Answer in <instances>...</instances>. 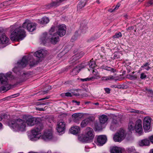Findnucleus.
<instances>
[{
	"label": "nucleus",
	"mask_w": 153,
	"mask_h": 153,
	"mask_svg": "<svg viewBox=\"0 0 153 153\" xmlns=\"http://www.w3.org/2000/svg\"><path fill=\"white\" fill-rule=\"evenodd\" d=\"M36 24L31 22L27 20L24 22L22 26H19L15 28L13 31L11 30L10 39L12 41L16 40L18 41L22 40L25 36V32L23 28L27 29L30 32H32L35 30Z\"/></svg>",
	"instance_id": "f257e3e1"
},
{
	"label": "nucleus",
	"mask_w": 153,
	"mask_h": 153,
	"mask_svg": "<svg viewBox=\"0 0 153 153\" xmlns=\"http://www.w3.org/2000/svg\"><path fill=\"white\" fill-rule=\"evenodd\" d=\"M24 118L25 119L26 123L28 126H31L36 124V128L32 130L31 131V139L33 141L38 140L40 136L38 133L43 128L42 123L39 121L38 119L33 117L31 116H25Z\"/></svg>",
	"instance_id": "f03ea898"
},
{
	"label": "nucleus",
	"mask_w": 153,
	"mask_h": 153,
	"mask_svg": "<svg viewBox=\"0 0 153 153\" xmlns=\"http://www.w3.org/2000/svg\"><path fill=\"white\" fill-rule=\"evenodd\" d=\"M11 79L14 78V77L12 75L11 73H8L5 74L1 73L0 74V82L3 85L0 88L1 90L7 91L11 88V86L8 83V78Z\"/></svg>",
	"instance_id": "7ed1b4c3"
},
{
	"label": "nucleus",
	"mask_w": 153,
	"mask_h": 153,
	"mask_svg": "<svg viewBox=\"0 0 153 153\" xmlns=\"http://www.w3.org/2000/svg\"><path fill=\"white\" fill-rule=\"evenodd\" d=\"M26 122L23 120L18 119L10 121L9 122V126L13 128H16L18 130L23 131L26 127Z\"/></svg>",
	"instance_id": "20e7f679"
},
{
	"label": "nucleus",
	"mask_w": 153,
	"mask_h": 153,
	"mask_svg": "<svg viewBox=\"0 0 153 153\" xmlns=\"http://www.w3.org/2000/svg\"><path fill=\"white\" fill-rule=\"evenodd\" d=\"M57 35L56 33H54L53 36H50L49 37L47 36V34L45 32L43 33L41 36V39L43 44H45L48 39H51V42L53 44H56L58 41L59 37L58 36H56V35Z\"/></svg>",
	"instance_id": "39448f33"
},
{
	"label": "nucleus",
	"mask_w": 153,
	"mask_h": 153,
	"mask_svg": "<svg viewBox=\"0 0 153 153\" xmlns=\"http://www.w3.org/2000/svg\"><path fill=\"white\" fill-rule=\"evenodd\" d=\"M126 136L125 131L123 129H120L119 132L114 135V140L115 142H120L124 139Z\"/></svg>",
	"instance_id": "423d86ee"
},
{
	"label": "nucleus",
	"mask_w": 153,
	"mask_h": 153,
	"mask_svg": "<svg viewBox=\"0 0 153 153\" xmlns=\"http://www.w3.org/2000/svg\"><path fill=\"white\" fill-rule=\"evenodd\" d=\"M38 134L40 135V136L38 140L40 137L41 139L47 141L53 138V132L51 129H48L45 131L42 136L39 133Z\"/></svg>",
	"instance_id": "0eeeda50"
},
{
	"label": "nucleus",
	"mask_w": 153,
	"mask_h": 153,
	"mask_svg": "<svg viewBox=\"0 0 153 153\" xmlns=\"http://www.w3.org/2000/svg\"><path fill=\"white\" fill-rule=\"evenodd\" d=\"M120 122V118L117 116H113L112 118V120L110 127V129L114 130L119 126Z\"/></svg>",
	"instance_id": "6e6552de"
},
{
	"label": "nucleus",
	"mask_w": 153,
	"mask_h": 153,
	"mask_svg": "<svg viewBox=\"0 0 153 153\" xmlns=\"http://www.w3.org/2000/svg\"><path fill=\"white\" fill-rule=\"evenodd\" d=\"M65 123L62 120L59 121L57 123V130L59 133L62 134L64 133L65 129Z\"/></svg>",
	"instance_id": "1a4fd4ad"
},
{
	"label": "nucleus",
	"mask_w": 153,
	"mask_h": 153,
	"mask_svg": "<svg viewBox=\"0 0 153 153\" xmlns=\"http://www.w3.org/2000/svg\"><path fill=\"white\" fill-rule=\"evenodd\" d=\"M66 27L65 25H59L58 27V30L56 34L59 36L62 37L66 33Z\"/></svg>",
	"instance_id": "9d476101"
},
{
	"label": "nucleus",
	"mask_w": 153,
	"mask_h": 153,
	"mask_svg": "<svg viewBox=\"0 0 153 153\" xmlns=\"http://www.w3.org/2000/svg\"><path fill=\"white\" fill-rule=\"evenodd\" d=\"M141 123V120L139 119L136 121L134 129L136 132L140 135H141L143 132V129Z\"/></svg>",
	"instance_id": "9b49d317"
},
{
	"label": "nucleus",
	"mask_w": 153,
	"mask_h": 153,
	"mask_svg": "<svg viewBox=\"0 0 153 153\" xmlns=\"http://www.w3.org/2000/svg\"><path fill=\"white\" fill-rule=\"evenodd\" d=\"M28 58L26 56H24L20 62L17 63L18 67L20 68H23L25 67L28 62Z\"/></svg>",
	"instance_id": "f8f14e48"
},
{
	"label": "nucleus",
	"mask_w": 153,
	"mask_h": 153,
	"mask_svg": "<svg viewBox=\"0 0 153 153\" xmlns=\"http://www.w3.org/2000/svg\"><path fill=\"white\" fill-rule=\"evenodd\" d=\"M107 140L106 137L105 135H101L98 136L97 138V144L102 146L104 144Z\"/></svg>",
	"instance_id": "ddd939ff"
},
{
	"label": "nucleus",
	"mask_w": 153,
	"mask_h": 153,
	"mask_svg": "<svg viewBox=\"0 0 153 153\" xmlns=\"http://www.w3.org/2000/svg\"><path fill=\"white\" fill-rule=\"evenodd\" d=\"M94 131L93 129L90 127H87L85 129V135L92 140L94 137Z\"/></svg>",
	"instance_id": "4468645a"
},
{
	"label": "nucleus",
	"mask_w": 153,
	"mask_h": 153,
	"mask_svg": "<svg viewBox=\"0 0 153 153\" xmlns=\"http://www.w3.org/2000/svg\"><path fill=\"white\" fill-rule=\"evenodd\" d=\"M82 117V114L80 113H74L72 116L73 121L76 123H79V120Z\"/></svg>",
	"instance_id": "2eb2a0df"
},
{
	"label": "nucleus",
	"mask_w": 153,
	"mask_h": 153,
	"mask_svg": "<svg viewBox=\"0 0 153 153\" xmlns=\"http://www.w3.org/2000/svg\"><path fill=\"white\" fill-rule=\"evenodd\" d=\"M93 121V119L91 117L87 118L83 120L81 123L80 126L82 128H84Z\"/></svg>",
	"instance_id": "dca6fc26"
},
{
	"label": "nucleus",
	"mask_w": 153,
	"mask_h": 153,
	"mask_svg": "<svg viewBox=\"0 0 153 153\" xmlns=\"http://www.w3.org/2000/svg\"><path fill=\"white\" fill-rule=\"evenodd\" d=\"M85 66H82V65L77 66L73 68L71 72V74L72 76H74L77 74L81 69L84 68Z\"/></svg>",
	"instance_id": "f3484780"
},
{
	"label": "nucleus",
	"mask_w": 153,
	"mask_h": 153,
	"mask_svg": "<svg viewBox=\"0 0 153 153\" xmlns=\"http://www.w3.org/2000/svg\"><path fill=\"white\" fill-rule=\"evenodd\" d=\"M46 54L45 53V50H41L37 51L34 54V56L38 58L39 59L40 58L43 57Z\"/></svg>",
	"instance_id": "a211bd4d"
},
{
	"label": "nucleus",
	"mask_w": 153,
	"mask_h": 153,
	"mask_svg": "<svg viewBox=\"0 0 153 153\" xmlns=\"http://www.w3.org/2000/svg\"><path fill=\"white\" fill-rule=\"evenodd\" d=\"M84 53L83 52H81L79 53H78L76 54H75L74 56H73L72 57V63L74 64H75L76 63V62H75V61H77V60H78L79 59L81 58L84 55Z\"/></svg>",
	"instance_id": "6ab92c4d"
},
{
	"label": "nucleus",
	"mask_w": 153,
	"mask_h": 153,
	"mask_svg": "<svg viewBox=\"0 0 153 153\" xmlns=\"http://www.w3.org/2000/svg\"><path fill=\"white\" fill-rule=\"evenodd\" d=\"M69 131L70 133L71 134H76L79 133L80 131V128L78 126H75L71 127Z\"/></svg>",
	"instance_id": "aec40b11"
},
{
	"label": "nucleus",
	"mask_w": 153,
	"mask_h": 153,
	"mask_svg": "<svg viewBox=\"0 0 153 153\" xmlns=\"http://www.w3.org/2000/svg\"><path fill=\"white\" fill-rule=\"evenodd\" d=\"M9 40V39L6 36L5 34H2V35L0 36V42L2 44L7 43Z\"/></svg>",
	"instance_id": "412c9836"
},
{
	"label": "nucleus",
	"mask_w": 153,
	"mask_h": 153,
	"mask_svg": "<svg viewBox=\"0 0 153 153\" xmlns=\"http://www.w3.org/2000/svg\"><path fill=\"white\" fill-rule=\"evenodd\" d=\"M110 152L111 153H122L121 149L117 146L111 147Z\"/></svg>",
	"instance_id": "4be33fe9"
},
{
	"label": "nucleus",
	"mask_w": 153,
	"mask_h": 153,
	"mask_svg": "<svg viewBox=\"0 0 153 153\" xmlns=\"http://www.w3.org/2000/svg\"><path fill=\"white\" fill-rule=\"evenodd\" d=\"M86 2V0H80L77 6L78 10L80 11L85 5Z\"/></svg>",
	"instance_id": "5701e85b"
},
{
	"label": "nucleus",
	"mask_w": 153,
	"mask_h": 153,
	"mask_svg": "<svg viewBox=\"0 0 153 153\" xmlns=\"http://www.w3.org/2000/svg\"><path fill=\"white\" fill-rule=\"evenodd\" d=\"M79 140L82 142L87 143L88 142L91 140L86 135L84 136H80L79 137Z\"/></svg>",
	"instance_id": "b1692460"
},
{
	"label": "nucleus",
	"mask_w": 153,
	"mask_h": 153,
	"mask_svg": "<svg viewBox=\"0 0 153 153\" xmlns=\"http://www.w3.org/2000/svg\"><path fill=\"white\" fill-rule=\"evenodd\" d=\"M149 141L147 139L143 140L139 142V145L140 146H147L149 145Z\"/></svg>",
	"instance_id": "393cba45"
},
{
	"label": "nucleus",
	"mask_w": 153,
	"mask_h": 153,
	"mask_svg": "<svg viewBox=\"0 0 153 153\" xmlns=\"http://www.w3.org/2000/svg\"><path fill=\"white\" fill-rule=\"evenodd\" d=\"M49 21L48 18L45 17H43L41 20H39L38 22L40 24L43 25L48 23Z\"/></svg>",
	"instance_id": "a878e982"
},
{
	"label": "nucleus",
	"mask_w": 153,
	"mask_h": 153,
	"mask_svg": "<svg viewBox=\"0 0 153 153\" xmlns=\"http://www.w3.org/2000/svg\"><path fill=\"white\" fill-rule=\"evenodd\" d=\"M99 119L100 123L103 124L107 121L108 117L106 115H103L100 117Z\"/></svg>",
	"instance_id": "bb28decb"
},
{
	"label": "nucleus",
	"mask_w": 153,
	"mask_h": 153,
	"mask_svg": "<svg viewBox=\"0 0 153 153\" xmlns=\"http://www.w3.org/2000/svg\"><path fill=\"white\" fill-rule=\"evenodd\" d=\"M80 29L81 30V31L82 33H85L86 31H87L88 30V27H87L86 24H84L83 23H82L81 24Z\"/></svg>",
	"instance_id": "cd10ccee"
},
{
	"label": "nucleus",
	"mask_w": 153,
	"mask_h": 153,
	"mask_svg": "<svg viewBox=\"0 0 153 153\" xmlns=\"http://www.w3.org/2000/svg\"><path fill=\"white\" fill-rule=\"evenodd\" d=\"M102 68L104 69H105V70H107L108 71H110L111 72H113V73H114L116 71V70L115 69H114L113 68H111L110 67H108L106 65L102 66Z\"/></svg>",
	"instance_id": "c85d7f7f"
},
{
	"label": "nucleus",
	"mask_w": 153,
	"mask_h": 153,
	"mask_svg": "<svg viewBox=\"0 0 153 153\" xmlns=\"http://www.w3.org/2000/svg\"><path fill=\"white\" fill-rule=\"evenodd\" d=\"M135 124L132 122H130L128 125V129L130 131H133L134 129Z\"/></svg>",
	"instance_id": "c756f323"
},
{
	"label": "nucleus",
	"mask_w": 153,
	"mask_h": 153,
	"mask_svg": "<svg viewBox=\"0 0 153 153\" xmlns=\"http://www.w3.org/2000/svg\"><path fill=\"white\" fill-rule=\"evenodd\" d=\"M100 36V34L98 33L95 34L94 36L91 37L88 40V42H91L97 39Z\"/></svg>",
	"instance_id": "7c9ffc66"
},
{
	"label": "nucleus",
	"mask_w": 153,
	"mask_h": 153,
	"mask_svg": "<svg viewBox=\"0 0 153 153\" xmlns=\"http://www.w3.org/2000/svg\"><path fill=\"white\" fill-rule=\"evenodd\" d=\"M151 122V118L149 117H147L144 118L143 120V124H150Z\"/></svg>",
	"instance_id": "2f4dec72"
},
{
	"label": "nucleus",
	"mask_w": 153,
	"mask_h": 153,
	"mask_svg": "<svg viewBox=\"0 0 153 153\" xmlns=\"http://www.w3.org/2000/svg\"><path fill=\"white\" fill-rule=\"evenodd\" d=\"M100 122L97 123L95 124V126L97 130H100L102 129V126Z\"/></svg>",
	"instance_id": "473e14b6"
},
{
	"label": "nucleus",
	"mask_w": 153,
	"mask_h": 153,
	"mask_svg": "<svg viewBox=\"0 0 153 153\" xmlns=\"http://www.w3.org/2000/svg\"><path fill=\"white\" fill-rule=\"evenodd\" d=\"M93 59H92L90 61V62L88 64L89 67L92 68H94L96 66L95 62L94 61H92Z\"/></svg>",
	"instance_id": "72a5a7b5"
},
{
	"label": "nucleus",
	"mask_w": 153,
	"mask_h": 153,
	"mask_svg": "<svg viewBox=\"0 0 153 153\" xmlns=\"http://www.w3.org/2000/svg\"><path fill=\"white\" fill-rule=\"evenodd\" d=\"M143 128L145 131H147L150 128V124H143Z\"/></svg>",
	"instance_id": "f704fd0d"
},
{
	"label": "nucleus",
	"mask_w": 153,
	"mask_h": 153,
	"mask_svg": "<svg viewBox=\"0 0 153 153\" xmlns=\"http://www.w3.org/2000/svg\"><path fill=\"white\" fill-rule=\"evenodd\" d=\"M15 1V0H9L4 2V4L6 5H9L13 4Z\"/></svg>",
	"instance_id": "c9c22d12"
},
{
	"label": "nucleus",
	"mask_w": 153,
	"mask_h": 153,
	"mask_svg": "<svg viewBox=\"0 0 153 153\" xmlns=\"http://www.w3.org/2000/svg\"><path fill=\"white\" fill-rule=\"evenodd\" d=\"M39 62V61L38 60H36L34 59L30 62V66H33L37 65Z\"/></svg>",
	"instance_id": "e433bc0d"
},
{
	"label": "nucleus",
	"mask_w": 153,
	"mask_h": 153,
	"mask_svg": "<svg viewBox=\"0 0 153 153\" xmlns=\"http://www.w3.org/2000/svg\"><path fill=\"white\" fill-rule=\"evenodd\" d=\"M122 34L120 32H119L118 33H116L113 36V39L118 38L121 37L122 36Z\"/></svg>",
	"instance_id": "4c0bfd02"
},
{
	"label": "nucleus",
	"mask_w": 153,
	"mask_h": 153,
	"mask_svg": "<svg viewBox=\"0 0 153 153\" xmlns=\"http://www.w3.org/2000/svg\"><path fill=\"white\" fill-rule=\"evenodd\" d=\"M114 78L113 76H109L103 77L102 78V80L103 81H106L108 80H110Z\"/></svg>",
	"instance_id": "58836bf2"
},
{
	"label": "nucleus",
	"mask_w": 153,
	"mask_h": 153,
	"mask_svg": "<svg viewBox=\"0 0 153 153\" xmlns=\"http://www.w3.org/2000/svg\"><path fill=\"white\" fill-rule=\"evenodd\" d=\"M26 75V74L25 73H23L22 75L20 76V78L21 79V82H23L27 79L25 78Z\"/></svg>",
	"instance_id": "ea45409f"
},
{
	"label": "nucleus",
	"mask_w": 153,
	"mask_h": 153,
	"mask_svg": "<svg viewBox=\"0 0 153 153\" xmlns=\"http://www.w3.org/2000/svg\"><path fill=\"white\" fill-rule=\"evenodd\" d=\"M146 90L149 94V96L151 97H152L153 95V91L149 89H146Z\"/></svg>",
	"instance_id": "a19ab883"
},
{
	"label": "nucleus",
	"mask_w": 153,
	"mask_h": 153,
	"mask_svg": "<svg viewBox=\"0 0 153 153\" xmlns=\"http://www.w3.org/2000/svg\"><path fill=\"white\" fill-rule=\"evenodd\" d=\"M94 79V78L93 77H92L90 78H87L85 79H81V80L82 82L92 80L93 79Z\"/></svg>",
	"instance_id": "79ce46f5"
},
{
	"label": "nucleus",
	"mask_w": 153,
	"mask_h": 153,
	"mask_svg": "<svg viewBox=\"0 0 153 153\" xmlns=\"http://www.w3.org/2000/svg\"><path fill=\"white\" fill-rule=\"evenodd\" d=\"M130 111L131 113H134L136 114L141 113L142 112L141 111L133 109H131Z\"/></svg>",
	"instance_id": "37998d69"
},
{
	"label": "nucleus",
	"mask_w": 153,
	"mask_h": 153,
	"mask_svg": "<svg viewBox=\"0 0 153 153\" xmlns=\"http://www.w3.org/2000/svg\"><path fill=\"white\" fill-rule=\"evenodd\" d=\"M120 57L119 53L118 52H116L114 53L113 58L114 59H117Z\"/></svg>",
	"instance_id": "c03bdc74"
},
{
	"label": "nucleus",
	"mask_w": 153,
	"mask_h": 153,
	"mask_svg": "<svg viewBox=\"0 0 153 153\" xmlns=\"http://www.w3.org/2000/svg\"><path fill=\"white\" fill-rule=\"evenodd\" d=\"M55 27L53 26H52L49 31V34L50 36H51L52 35L51 33L53 32L54 31H55Z\"/></svg>",
	"instance_id": "a18cd8bd"
},
{
	"label": "nucleus",
	"mask_w": 153,
	"mask_h": 153,
	"mask_svg": "<svg viewBox=\"0 0 153 153\" xmlns=\"http://www.w3.org/2000/svg\"><path fill=\"white\" fill-rule=\"evenodd\" d=\"M93 74L95 75L96 76L99 77L98 73V71L96 70H93Z\"/></svg>",
	"instance_id": "49530a36"
},
{
	"label": "nucleus",
	"mask_w": 153,
	"mask_h": 153,
	"mask_svg": "<svg viewBox=\"0 0 153 153\" xmlns=\"http://www.w3.org/2000/svg\"><path fill=\"white\" fill-rule=\"evenodd\" d=\"M146 77V75L144 73H142L141 74L140 78L142 79H145Z\"/></svg>",
	"instance_id": "de8ad7c7"
},
{
	"label": "nucleus",
	"mask_w": 153,
	"mask_h": 153,
	"mask_svg": "<svg viewBox=\"0 0 153 153\" xmlns=\"http://www.w3.org/2000/svg\"><path fill=\"white\" fill-rule=\"evenodd\" d=\"M129 78L131 79H135L137 78V76L135 75H129Z\"/></svg>",
	"instance_id": "09e8293b"
},
{
	"label": "nucleus",
	"mask_w": 153,
	"mask_h": 153,
	"mask_svg": "<svg viewBox=\"0 0 153 153\" xmlns=\"http://www.w3.org/2000/svg\"><path fill=\"white\" fill-rule=\"evenodd\" d=\"M47 108V107L45 106L44 107V108H36V109L39 111H44L45 110V109Z\"/></svg>",
	"instance_id": "8fccbe9b"
},
{
	"label": "nucleus",
	"mask_w": 153,
	"mask_h": 153,
	"mask_svg": "<svg viewBox=\"0 0 153 153\" xmlns=\"http://www.w3.org/2000/svg\"><path fill=\"white\" fill-rule=\"evenodd\" d=\"M106 92L107 94H109L110 92V89L109 88H106L105 89Z\"/></svg>",
	"instance_id": "3c124183"
},
{
	"label": "nucleus",
	"mask_w": 153,
	"mask_h": 153,
	"mask_svg": "<svg viewBox=\"0 0 153 153\" xmlns=\"http://www.w3.org/2000/svg\"><path fill=\"white\" fill-rule=\"evenodd\" d=\"M149 65V63L146 62V63L144 64L141 67L142 68H144V67H146Z\"/></svg>",
	"instance_id": "603ef678"
},
{
	"label": "nucleus",
	"mask_w": 153,
	"mask_h": 153,
	"mask_svg": "<svg viewBox=\"0 0 153 153\" xmlns=\"http://www.w3.org/2000/svg\"><path fill=\"white\" fill-rule=\"evenodd\" d=\"M65 95H66V97H72V95L71 94L70 92H67L65 93Z\"/></svg>",
	"instance_id": "864d4df0"
},
{
	"label": "nucleus",
	"mask_w": 153,
	"mask_h": 153,
	"mask_svg": "<svg viewBox=\"0 0 153 153\" xmlns=\"http://www.w3.org/2000/svg\"><path fill=\"white\" fill-rule=\"evenodd\" d=\"M149 138L150 142L153 143V135L149 137Z\"/></svg>",
	"instance_id": "5fc2aeb1"
},
{
	"label": "nucleus",
	"mask_w": 153,
	"mask_h": 153,
	"mask_svg": "<svg viewBox=\"0 0 153 153\" xmlns=\"http://www.w3.org/2000/svg\"><path fill=\"white\" fill-rule=\"evenodd\" d=\"M120 4L118 3L117 5L114 8V10H115L118 9L119 7L120 6Z\"/></svg>",
	"instance_id": "6e6d98bb"
},
{
	"label": "nucleus",
	"mask_w": 153,
	"mask_h": 153,
	"mask_svg": "<svg viewBox=\"0 0 153 153\" xmlns=\"http://www.w3.org/2000/svg\"><path fill=\"white\" fill-rule=\"evenodd\" d=\"M3 29L2 28H0V36H1H1L2 34H3Z\"/></svg>",
	"instance_id": "4d7b16f0"
},
{
	"label": "nucleus",
	"mask_w": 153,
	"mask_h": 153,
	"mask_svg": "<svg viewBox=\"0 0 153 153\" xmlns=\"http://www.w3.org/2000/svg\"><path fill=\"white\" fill-rule=\"evenodd\" d=\"M49 98V96H48V97H45V98L40 99L39 100H45V99H48Z\"/></svg>",
	"instance_id": "13d9d810"
},
{
	"label": "nucleus",
	"mask_w": 153,
	"mask_h": 153,
	"mask_svg": "<svg viewBox=\"0 0 153 153\" xmlns=\"http://www.w3.org/2000/svg\"><path fill=\"white\" fill-rule=\"evenodd\" d=\"M114 10H114V9H110L108 10V11L110 13H112L113 12Z\"/></svg>",
	"instance_id": "bf43d9fd"
},
{
	"label": "nucleus",
	"mask_w": 153,
	"mask_h": 153,
	"mask_svg": "<svg viewBox=\"0 0 153 153\" xmlns=\"http://www.w3.org/2000/svg\"><path fill=\"white\" fill-rule=\"evenodd\" d=\"M73 102H76L77 105H79L80 103V102L79 101H74V100H73Z\"/></svg>",
	"instance_id": "052dcab7"
},
{
	"label": "nucleus",
	"mask_w": 153,
	"mask_h": 153,
	"mask_svg": "<svg viewBox=\"0 0 153 153\" xmlns=\"http://www.w3.org/2000/svg\"><path fill=\"white\" fill-rule=\"evenodd\" d=\"M151 68V67L149 66V65L146 67V68H145V69L147 71H149Z\"/></svg>",
	"instance_id": "680f3d73"
},
{
	"label": "nucleus",
	"mask_w": 153,
	"mask_h": 153,
	"mask_svg": "<svg viewBox=\"0 0 153 153\" xmlns=\"http://www.w3.org/2000/svg\"><path fill=\"white\" fill-rule=\"evenodd\" d=\"M149 3L151 5H152L153 4V0H150L149 2Z\"/></svg>",
	"instance_id": "e2e57ef3"
},
{
	"label": "nucleus",
	"mask_w": 153,
	"mask_h": 153,
	"mask_svg": "<svg viewBox=\"0 0 153 153\" xmlns=\"http://www.w3.org/2000/svg\"><path fill=\"white\" fill-rule=\"evenodd\" d=\"M74 95L77 97L79 96L80 95V94L78 93H74Z\"/></svg>",
	"instance_id": "0e129e2a"
},
{
	"label": "nucleus",
	"mask_w": 153,
	"mask_h": 153,
	"mask_svg": "<svg viewBox=\"0 0 153 153\" xmlns=\"http://www.w3.org/2000/svg\"><path fill=\"white\" fill-rule=\"evenodd\" d=\"M65 93H62L61 94V96L62 97H65V96H66V95H65Z\"/></svg>",
	"instance_id": "69168bd1"
},
{
	"label": "nucleus",
	"mask_w": 153,
	"mask_h": 153,
	"mask_svg": "<svg viewBox=\"0 0 153 153\" xmlns=\"http://www.w3.org/2000/svg\"><path fill=\"white\" fill-rule=\"evenodd\" d=\"M48 102H46L45 103H41L39 104L40 105H48Z\"/></svg>",
	"instance_id": "338daca9"
},
{
	"label": "nucleus",
	"mask_w": 153,
	"mask_h": 153,
	"mask_svg": "<svg viewBox=\"0 0 153 153\" xmlns=\"http://www.w3.org/2000/svg\"><path fill=\"white\" fill-rule=\"evenodd\" d=\"M82 96H84V97H87L88 96V95L87 94H86V93H85V94H82Z\"/></svg>",
	"instance_id": "774afa93"
}]
</instances>
